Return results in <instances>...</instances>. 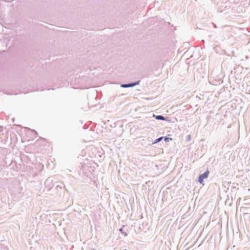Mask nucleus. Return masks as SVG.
<instances>
[{"label": "nucleus", "mask_w": 250, "mask_h": 250, "mask_svg": "<svg viewBox=\"0 0 250 250\" xmlns=\"http://www.w3.org/2000/svg\"><path fill=\"white\" fill-rule=\"evenodd\" d=\"M163 139V137H160L156 140V142H158L160 141Z\"/></svg>", "instance_id": "5"}, {"label": "nucleus", "mask_w": 250, "mask_h": 250, "mask_svg": "<svg viewBox=\"0 0 250 250\" xmlns=\"http://www.w3.org/2000/svg\"><path fill=\"white\" fill-rule=\"evenodd\" d=\"M156 119H158V120H164L165 119L164 117H163L162 116H160V115H158V116H156Z\"/></svg>", "instance_id": "2"}, {"label": "nucleus", "mask_w": 250, "mask_h": 250, "mask_svg": "<svg viewBox=\"0 0 250 250\" xmlns=\"http://www.w3.org/2000/svg\"><path fill=\"white\" fill-rule=\"evenodd\" d=\"M208 174L209 171L208 170L206 171L204 173L199 176L198 181L201 184H203L204 179L207 178L208 177Z\"/></svg>", "instance_id": "1"}, {"label": "nucleus", "mask_w": 250, "mask_h": 250, "mask_svg": "<svg viewBox=\"0 0 250 250\" xmlns=\"http://www.w3.org/2000/svg\"><path fill=\"white\" fill-rule=\"evenodd\" d=\"M134 85H135V84H123V85H122V86L123 87H128L132 86H134Z\"/></svg>", "instance_id": "3"}, {"label": "nucleus", "mask_w": 250, "mask_h": 250, "mask_svg": "<svg viewBox=\"0 0 250 250\" xmlns=\"http://www.w3.org/2000/svg\"><path fill=\"white\" fill-rule=\"evenodd\" d=\"M171 140V138H167V137H166V138H165V141L166 142H168V141H169V140Z\"/></svg>", "instance_id": "4"}]
</instances>
